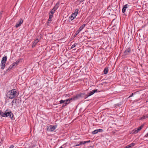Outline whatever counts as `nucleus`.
<instances>
[{"instance_id":"1","label":"nucleus","mask_w":148,"mask_h":148,"mask_svg":"<svg viewBox=\"0 0 148 148\" xmlns=\"http://www.w3.org/2000/svg\"><path fill=\"white\" fill-rule=\"evenodd\" d=\"M19 94V92L17 90L13 89L8 92L7 93L6 96L9 99H12L17 97Z\"/></svg>"},{"instance_id":"2","label":"nucleus","mask_w":148,"mask_h":148,"mask_svg":"<svg viewBox=\"0 0 148 148\" xmlns=\"http://www.w3.org/2000/svg\"><path fill=\"white\" fill-rule=\"evenodd\" d=\"M131 52V49L130 48H127L123 52L122 56L123 57H127L130 55Z\"/></svg>"},{"instance_id":"3","label":"nucleus","mask_w":148,"mask_h":148,"mask_svg":"<svg viewBox=\"0 0 148 148\" xmlns=\"http://www.w3.org/2000/svg\"><path fill=\"white\" fill-rule=\"evenodd\" d=\"M85 95L84 93H80L76 94L75 95L73 96L74 100H77L83 97Z\"/></svg>"},{"instance_id":"4","label":"nucleus","mask_w":148,"mask_h":148,"mask_svg":"<svg viewBox=\"0 0 148 148\" xmlns=\"http://www.w3.org/2000/svg\"><path fill=\"white\" fill-rule=\"evenodd\" d=\"M23 23V20L21 18L19 20L17 23H16V25L15 26L17 28L18 27L20 26L21 24Z\"/></svg>"},{"instance_id":"5","label":"nucleus","mask_w":148,"mask_h":148,"mask_svg":"<svg viewBox=\"0 0 148 148\" xmlns=\"http://www.w3.org/2000/svg\"><path fill=\"white\" fill-rule=\"evenodd\" d=\"M49 131L50 132H53L56 128L57 126L56 125H50L49 126Z\"/></svg>"},{"instance_id":"6","label":"nucleus","mask_w":148,"mask_h":148,"mask_svg":"<svg viewBox=\"0 0 148 148\" xmlns=\"http://www.w3.org/2000/svg\"><path fill=\"white\" fill-rule=\"evenodd\" d=\"M103 130L102 129H99L95 130L93 131L92 132V134H96L97 133H98V132H103Z\"/></svg>"},{"instance_id":"7","label":"nucleus","mask_w":148,"mask_h":148,"mask_svg":"<svg viewBox=\"0 0 148 148\" xmlns=\"http://www.w3.org/2000/svg\"><path fill=\"white\" fill-rule=\"evenodd\" d=\"M38 39H36L35 40H34L33 42V44L32 45V47L33 48L37 44L38 42Z\"/></svg>"},{"instance_id":"8","label":"nucleus","mask_w":148,"mask_h":148,"mask_svg":"<svg viewBox=\"0 0 148 148\" xmlns=\"http://www.w3.org/2000/svg\"><path fill=\"white\" fill-rule=\"evenodd\" d=\"M128 6L129 5L127 4H126L123 6V7L122 10L123 13H124L125 12L126 8L128 7Z\"/></svg>"},{"instance_id":"9","label":"nucleus","mask_w":148,"mask_h":148,"mask_svg":"<svg viewBox=\"0 0 148 148\" xmlns=\"http://www.w3.org/2000/svg\"><path fill=\"white\" fill-rule=\"evenodd\" d=\"M59 4L60 3L59 2H57L55 5V6L54 7L53 9L54 10L56 11L59 7Z\"/></svg>"},{"instance_id":"10","label":"nucleus","mask_w":148,"mask_h":148,"mask_svg":"<svg viewBox=\"0 0 148 148\" xmlns=\"http://www.w3.org/2000/svg\"><path fill=\"white\" fill-rule=\"evenodd\" d=\"M135 144L134 143H132L130 144V145H127L125 146L124 148H130L132 147L133 146L135 145Z\"/></svg>"},{"instance_id":"11","label":"nucleus","mask_w":148,"mask_h":148,"mask_svg":"<svg viewBox=\"0 0 148 148\" xmlns=\"http://www.w3.org/2000/svg\"><path fill=\"white\" fill-rule=\"evenodd\" d=\"M5 66V63L1 62V69L2 70H3L4 69Z\"/></svg>"},{"instance_id":"12","label":"nucleus","mask_w":148,"mask_h":148,"mask_svg":"<svg viewBox=\"0 0 148 148\" xmlns=\"http://www.w3.org/2000/svg\"><path fill=\"white\" fill-rule=\"evenodd\" d=\"M7 60V56H4L3 57L1 60V62L6 63Z\"/></svg>"},{"instance_id":"13","label":"nucleus","mask_w":148,"mask_h":148,"mask_svg":"<svg viewBox=\"0 0 148 148\" xmlns=\"http://www.w3.org/2000/svg\"><path fill=\"white\" fill-rule=\"evenodd\" d=\"M9 116L10 118H11L12 120L14 119V115L12 112L11 111H10V112L9 115Z\"/></svg>"},{"instance_id":"14","label":"nucleus","mask_w":148,"mask_h":148,"mask_svg":"<svg viewBox=\"0 0 148 148\" xmlns=\"http://www.w3.org/2000/svg\"><path fill=\"white\" fill-rule=\"evenodd\" d=\"M7 110H6L5 112V117H6L9 116V115L10 112V111L9 112L7 111Z\"/></svg>"},{"instance_id":"15","label":"nucleus","mask_w":148,"mask_h":148,"mask_svg":"<svg viewBox=\"0 0 148 148\" xmlns=\"http://www.w3.org/2000/svg\"><path fill=\"white\" fill-rule=\"evenodd\" d=\"M108 67H106L103 71L104 73L105 74H106L108 72Z\"/></svg>"},{"instance_id":"16","label":"nucleus","mask_w":148,"mask_h":148,"mask_svg":"<svg viewBox=\"0 0 148 148\" xmlns=\"http://www.w3.org/2000/svg\"><path fill=\"white\" fill-rule=\"evenodd\" d=\"M79 11L78 9H76L75 10V12L73 13V15H74L75 16H76L78 14V12Z\"/></svg>"},{"instance_id":"17","label":"nucleus","mask_w":148,"mask_h":148,"mask_svg":"<svg viewBox=\"0 0 148 148\" xmlns=\"http://www.w3.org/2000/svg\"><path fill=\"white\" fill-rule=\"evenodd\" d=\"M86 24H83L82 26H80V27L79 28V29H78L79 31H80L81 30H82L84 28V27L85 26Z\"/></svg>"},{"instance_id":"18","label":"nucleus","mask_w":148,"mask_h":148,"mask_svg":"<svg viewBox=\"0 0 148 148\" xmlns=\"http://www.w3.org/2000/svg\"><path fill=\"white\" fill-rule=\"evenodd\" d=\"M5 112L3 113L2 111L0 110V115L3 117H5Z\"/></svg>"},{"instance_id":"19","label":"nucleus","mask_w":148,"mask_h":148,"mask_svg":"<svg viewBox=\"0 0 148 148\" xmlns=\"http://www.w3.org/2000/svg\"><path fill=\"white\" fill-rule=\"evenodd\" d=\"M20 61V60H18L15 62L13 63V64H14V66L17 65Z\"/></svg>"},{"instance_id":"20","label":"nucleus","mask_w":148,"mask_h":148,"mask_svg":"<svg viewBox=\"0 0 148 148\" xmlns=\"http://www.w3.org/2000/svg\"><path fill=\"white\" fill-rule=\"evenodd\" d=\"M144 125V124L142 125L141 126L139 127L137 129L138 131H139L143 127Z\"/></svg>"},{"instance_id":"21","label":"nucleus","mask_w":148,"mask_h":148,"mask_svg":"<svg viewBox=\"0 0 148 148\" xmlns=\"http://www.w3.org/2000/svg\"><path fill=\"white\" fill-rule=\"evenodd\" d=\"M75 18L74 17H73L72 16H71L69 18V21H71L72 20H73L74 18Z\"/></svg>"},{"instance_id":"22","label":"nucleus","mask_w":148,"mask_h":148,"mask_svg":"<svg viewBox=\"0 0 148 148\" xmlns=\"http://www.w3.org/2000/svg\"><path fill=\"white\" fill-rule=\"evenodd\" d=\"M86 143H85V141L80 142L79 144L76 145L77 146H79L80 145H82L85 144Z\"/></svg>"},{"instance_id":"23","label":"nucleus","mask_w":148,"mask_h":148,"mask_svg":"<svg viewBox=\"0 0 148 148\" xmlns=\"http://www.w3.org/2000/svg\"><path fill=\"white\" fill-rule=\"evenodd\" d=\"M80 31H79L78 29L77 31L76 32V33L74 35V37H75L79 33Z\"/></svg>"},{"instance_id":"24","label":"nucleus","mask_w":148,"mask_h":148,"mask_svg":"<svg viewBox=\"0 0 148 148\" xmlns=\"http://www.w3.org/2000/svg\"><path fill=\"white\" fill-rule=\"evenodd\" d=\"M98 90L97 89H95L94 90H93L91 91L92 92L93 94H94L95 92H98ZM100 91H99L98 92H99Z\"/></svg>"},{"instance_id":"25","label":"nucleus","mask_w":148,"mask_h":148,"mask_svg":"<svg viewBox=\"0 0 148 148\" xmlns=\"http://www.w3.org/2000/svg\"><path fill=\"white\" fill-rule=\"evenodd\" d=\"M138 132L137 129H135L133 131V134H136Z\"/></svg>"},{"instance_id":"26","label":"nucleus","mask_w":148,"mask_h":148,"mask_svg":"<svg viewBox=\"0 0 148 148\" xmlns=\"http://www.w3.org/2000/svg\"><path fill=\"white\" fill-rule=\"evenodd\" d=\"M148 117V116H147V115L145 116H142L141 118L140 119H145L147 118Z\"/></svg>"},{"instance_id":"27","label":"nucleus","mask_w":148,"mask_h":148,"mask_svg":"<svg viewBox=\"0 0 148 148\" xmlns=\"http://www.w3.org/2000/svg\"><path fill=\"white\" fill-rule=\"evenodd\" d=\"M14 66V65L13 64H12L10 65V66L9 67V68L10 69H12Z\"/></svg>"},{"instance_id":"28","label":"nucleus","mask_w":148,"mask_h":148,"mask_svg":"<svg viewBox=\"0 0 148 148\" xmlns=\"http://www.w3.org/2000/svg\"><path fill=\"white\" fill-rule=\"evenodd\" d=\"M77 45V44H76V43L74 44V45H73L71 47V49H73L74 47H75Z\"/></svg>"},{"instance_id":"29","label":"nucleus","mask_w":148,"mask_h":148,"mask_svg":"<svg viewBox=\"0 0 148 148\" xmlns=\"http://www.w3.org/2000/svg\"><path fill=\"white\" fill-rule=\"evenodd\" d=\"M55 11V10H54L53 9H52L51 10L50 12L49 13L52 14H53L54 13Z\"/></svg>"},{"instance_id":"30","label":"nucleus","mask_w":148,"mask_h":148,"mask_svg":"<svg viewBox=\"0 0 148 148\" xmlns=\"http://www.w3.org/2000/svg\"><path fill=\"white\" fill-rule=\"evenodd\" d=\"M65 102V100H61L60 101V104H62V103H63Z\"/></svg>"},{"instance_id":"31","label":"nucleus","mask_w":148,"mask_h":148,"mask_svg":"<svg viewBox=\"0 0 148 148\" xmlns=\"http://www.w3.org/2000/svg\"><path fill=\"white\" fill-rule=\"evenodd\" d=\"M88 96H90L93 94L92 92L91 91L90 92L88 93Z\"/></svg>"},{"instance_id":"32","label":"nucleus","mask_w":148,"mask_h":148,"mask_svg":"<svg viewBox=\"0 0 148 148\" xmlns=\"http://www.w3.org/2000/svg\"><path fill=\"white\" fill-rule=\"evenodd\" d=\"M68 99L69 100L70 102L71 101H72L73 100L74 101L73 97L71 98Z\"/></svg>"},{"instance_id":"33","label":"nucleus","mask_w":148,"mask_h":148,"mask_svg":"<svg viewBox=\"0 0 148 148\" xmlns=\"http://www.w3.org/2000/svg\"><path fill=\"white\" fill-rule=\"evenodd\" d=\"M53 14H52L49 13V17L52 18L53 16Z\"/></svg>"},{"instance_id":"34","label":"nucleus","mask_w":148,"mask_h":148,"mask_svg":"<svg viewBox=\"0 0 148 148\" xmlns=\"http://www.w3.org/2000/svg\"><path fill=\"white\" fill-rule=\"evenodd\" d=\"M51 22V21H49V20H48L47 22V25H49Z\"/></svg>"},{"instance_id":"35","label":"nucleus","mask_w":148,"mask_h":148,"mask_svg":"<svg viewBox=\"0 0 148 148\" xmlns=\"http://www.w3.org/2000/svg\"><path fill=\"white\" fill-rule=\"evenodd\" d=\"M65 102H66L69 103H70V101L68 99H67L66 100H65Z\"/></svg>"},{"instance_id":"36","label":"nucleus","mask_w":148,"mask_h":148,"mask_svg":"<svg viewBox=\"0 0 148 148\" xmlns=\"http://www.w3.org/2000/svg\"><path fill=\"white\" fill-rule=\"evenodd\" d=\"M88 96V94L86 95H85V97H84V99H86L87 97H88L89 96Z\"/></svg>"},{"instance_id":"37","label":"nucleus","mask_w":148,"mask_h":148,"mask_svg":"<svg viewBox=\"0 0 148 148\" xmlns=\"http://www.w3.org/2000/svg\"><path fill=\"white\" fill-rule=\"evenodd\" d=\"M14 146L13 145H11L9 147V148H13Z\"/></svg>"},{"instance_id":"38","label":"nucleus","mask_w":148,"mask_h":148,"mask_svg":"<svg viewBox=\"0 0 148 148\" xmlns=\"http://www.w3.org/2000/svg\"><path fill=\"white\" fill-rule=\"evenodd\" d=\"M133 95H134V94H133V93H132V94L130 95L129 96V97H132V96H133Z\"/></svg>"},{"instance_id":"39","label":"nucleus","mask_w":148,"mask_h":148,"mask_svg":"<svg viewBox=\"0 0 148 148\" xmlns=\"http://www.w3.org/2000/svg\"><path fill=\"white\" fill-rule=\"evenodd\" d=\"M90 142V140H88V141H85V143H89Z\"/></svg>"},{"instance_id":"40","label":"nucleus","mask_w":148,"mask_h":148,"mask_svg":"<svg viewBox=\"0 0 148 148\" xmlns=\"http://www.w3.org/2000/svg\"><path fill=\"white\" fill-rule=\"evenodd\" d=\"M93 145L90 146L88 148H93Z\"/></svg>"},{"instance_id":"41","label":"nucleus","mask_w":148,"mask_h":148,"mask_svg":"<svg viewBox=\"0 0 148 148\" xmlns=\"http://www.w3.org/2000/svg\"><path fill=\"white\" fill-rule=\"evenodd\" d=\"M52 18H50V17H49V19L48 20L49 21H52Z\"/></svg>"},{"instance_id":"42","label":"nucleus","mask_w":148,"mask_h":148,"mask_svg":"<svg viewBox=\"0 0 148 148\" xmlns=\"http://www.w3.org/2000/svg\"><path fill=\"white\" fill-rule=\"evenodd\" d=\"M65 105H66L67 104H69V103H67V102H64V103Z\"/></svg>"},{"instance_id":"43","label":"nucleus","mask_w":148,"mask_h":148,"mask_svg":"<svg viewBox=\"0 0 148 148\" xmlns=\"http://www.w3.org/2000/svg\"><path fill=\"white\" fill-rule=\"evenodd\" d=\"M14 103V100H13L12 102V106L13 105V103Z\"/></svg>"},{"instance_id":"44","label":"nucleus","mask_w":148,"mask_h":148,"mask_svg":"<svg viewBox=\"0 0 148 148\" xmlns=\"http://www.w3.org/2000/svg\"><path fill=\"white\" fill-rule=\"evenodd\" d=\"M85 0H79V1L80 3H81L82 2L84 1Z\"/></svg>"},{"instance_id":"45","label":"nucleus","mask_w":148,"mask_h":148,"mask_svg":"<svg viewBox=\"0 0 148 148\" xmlns=\"http://www.w3.org/2000/svg\"><path fill=\"white\" fill-rule=\"evenodd\" d=\"M71 16H72L73 17H74L75 18L76 16H75L74 15H73V13L71 15Z\"/></svg>"},{"instance_id":"46","label":"nucleus","mask_w":148,"mask_h":148,"mask_svg":"<svg viewBox=\"0 0 148 148\" xmlns=\"http://www.w3.org/2000/svg\"><path fill=\"white\" fill-rule=\"evenodd\" d=\"M147 136H148V133L144 137H147Z\"/></svg>"},{"instance_id":"47","label":"nucleus","mask_w":148,"mask_h":148,"mask_svg":"<svg viewBox=\"0 0 148 148\" xmlns=\"http://www.w3.org/2000/svg\"><path fill=\"white\" fill-rule=\"evenodd\" d=\"M66 106V105H65V104H64H64H63V105H62V108H63V107H64V106Z\"/></svg>"},{"instance_id":"48","label":"nucleus","mask_w":148,"mask_h":148,"mask_svg":"<svg viewBox=\"0 0 148 148\" xmlns=\"http://www.w3.org/2000/svg\"><path fill=\"white\" fill-rule=\"evenodd\" d=\"M120 105L119 103L116 104L115 105V106H119Z\"/></svg>"},{"instance_id":"49","label":"nucleus","mask_w":148,"mask_h":148,"mask_svg":"<svg viewBox=\"0 0 148 148\" xmlns=\"http://www.w3.org/2000/svg\"><path fill=\"white\" fill-rule=\"evenodd\" d=\"M17 99H15V100H14V103H16V102Z\"/></svg>"},{"instance_id":"50","label":"nucleus","mask_w":148,"mask_h":148,"mask_svg":"<svg viewBox=\"0 0 148 148\" xmlns=\"http://www.w3.org/2000/svg\"><path fill=\"white\" fill-rule=\"evenodd\" d=\"M10 69H9V68L8 69H7V70H6V71H10Z\"/></svg>"},{"instance_id":"51","label":"nucleus","mask_w":148,"mask_h":148,"mask_svg":"<svg viewBox=\"0 0 148 148\" xmlns=\"http://www.w3.org/2000/svg\"><path fill=\"white\" fill-rule=\"evenodd\" d=\"M69 94H68V95H67V94H66V95H64L65 96V97H66V96H69Z\"/></svg>"},{"instance_id":"52","label":"nucleus","mask_w":148,"mask_h":148,"mask_svg":"<svg viewBox=\"0 0 148 148\" xmlns=\"http://www.w3.org/2000/svg\"><path fill=\"white\" fill-rule=\"evenodd\" d=\"M3 11H1L0 12V13L1 14L2 13V12H3Z\"/></svg>"},{"instance_id":"53","label":"nucleus","mask_w":148,"mask_h":148,"mask_svg":"<svg viewBox=\"0 0 148 148\" xmlns=\"http://www.w3.org/2000/svg\"><path fill=\"white\" fill-rule=\"evenodd\" d=\"M147 116H148V115H147Z\"/></svg>"}]
</instances>
